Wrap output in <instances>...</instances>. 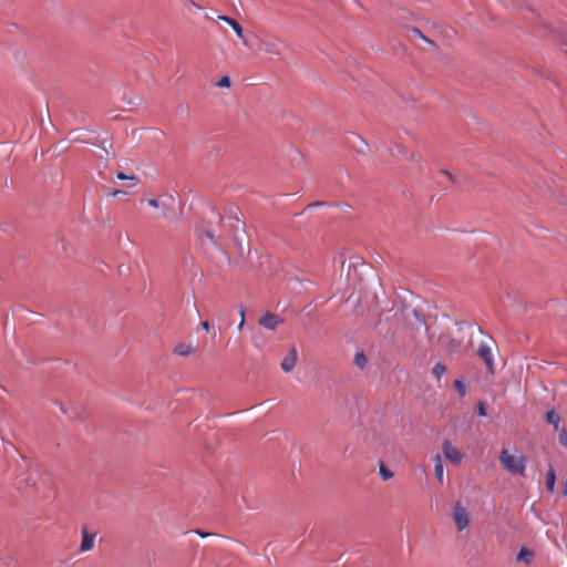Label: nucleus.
<instances>
[{"instance_id": "1", "label": "nucleus", "mask_w": 567, "mask_h": 567, "mask_svg": "<svg viewBox=\"0 0 567 567\" xmlns=\"http://www.w3.org/2000/svg\"><path fill=\"white\" fill-rule=\"evenodd\" d=\"M502 466L512 474L525 475L527 458L522 454H512L508 450L499 453Z\"/></svg>"}, {"instance_id": "2", "label": "nucleus", "mask_w": 567, "mask_h": 567, "mask_svg": "<svg viewBox=\"0 0 567 567\" xmlns=\"http://www.w3.org/2000/svg\"><path fill=\"white\" fill-rule=\"evenodd\" d=\"M494 340L488 338L487 341H482L477 348L476 354L485 362L487 370L491 373L495 372V364L493 359Z\"/></svg>"}, {"instance_id": "3", "label": "nucleus", "mask_w": 567, "mask_h": 567, "mask_svg": "<svg viewBox=\"0 0 567 567\" xmlns=\"http://www.w3.org/2000/svg\"><path fill=\"white\" fill-rule=\"evenodd\" d=\"M453 518L458 530H463L470 525L468 512L460 502L455 503L453 507Z\"/></svg>"}, {"instance_id": "4", "label": "nucleus", "mask_w": 567, "mask_h": 567, "mask_svg": "<svg viewBox=\"0 0 567 567\" xmlns=\"http://www.w3.org/2000/svg\"><path fill=\"white\" fill-rule=\"evenodd\" d=\"M443 454L454 465H460L464 458V454L453 445L450 441L445 440L442 445Z\"/></svg>"}, {"instance_id": "5", "label": "nucleus", "mask_w": 567, "mask_h": 567, "mask_svg": "<svg viewBox=\"0 0 567 567\" xmlns=\"http://www.w3.org/2000/svg\"><path fill=\"white\" fill-rule=\"evenodd\" d=\"M258 323L265 329L274 331L284 323V319L279 315L266 312L259 318Z\"/></svg>"}, {"instance_id": "6", "label": "nucleus", "mask_w": 567, "mask_h": 567, "mask_svg": "<svg viewBox=\"0 0 567 567\" xmlns=\"http://www.w3.org/2000/svg\"><path fill=\"white\" fill-rule=\"evenodd\" d=\"M297 360H298V352H297L296 347H292L290 349V351L288 352V354L282 359L281 364H280L281 369L286 373L291 372L297 364Z\"/></svg>"}, {"instance_id": "7", "label": "nucleus", "mask_w": 567, "mask_h": 567, "mask_svg": "<svg viewBox=\"0 0 567 567\" xmlns=\"http://www.w3.org/2000/svg\"><path fill=\"white\" fill-rule=\"evenodd\" d=\"M217 19L229 24L231 27V29L235 31V33L237 34V37L243 40L244 45H246V47L249 45L247 39L244 35L243 27L235 19H233L228 16H218Z\"/></svg>"}, {"instance_id": "8", "label": "nucleus", "mask_w": 567, "mask_h": 567, "mask_svg": "<svg viewBox=\"0 0 567 567\" xmlns=\"http://www.w3.org/2000/svg\"><path fill=\"white\" fill-rule=\"evenodd\" d=\"M260 49L267 53L280 54L281 49H282V43L278 39L265 40V41H261Z\"/></svg>"}, {"instance_id": "9", "label": "nucleus", "mask_w": 567, "mask_h": 567, "mask_svg": "<svg viewBox=\"0 0 567 567\" xmlns=\"http://www.w3.org/2000/svg\"><path fill=\"white\" fill-rule=\"evenodd\" d=\"M95 537H96L95 533H89L87 529L84 528L82 530V540H81V545H80V550L89 551V550L93 549L94 543H95Z\"/></svg>"}, {"instance_id": "10", "label": "nucleus", "mask_w": 567, "mask_h": 567, "mask_svg": "<svg viewBox=\"0 0 567 567\" xmlns=\"http://www.w3.org/2000/svg\"><path fill=\"white\" fill-rule=\"evenodd\" d=\"M433 462H434L435 476H436L439 483L443 484L444 466H443L442 457L439 454H436L435 456H433Z\"/></svg>"}, {"instance_id": "11", "label": "nucleus", "mask_w": 567, "mask_h": 567, "mask_svg": "<svg viewBox=\"0 0 567 567\" xmlns=\"http://www.w3.org/2000/svg\"><path fill=\"white\" fill-rule=\"evenodd\" d=\"M546 421L547 423L551 424L555 429V431H559V424H560V415L556 413L554 409H550L546 413Z\"/></svg>"}, {"instance_id": "12", "label": "nucleus", "mask_w": 567, "mask_h": 567, "mask_svg": "<svg viewBox=\"0 0 567 567\" xmlns=\"http://www.w3.org/2000/svg\"><path fill=\"white\" fill-rule=\"evenodd\" d=\"M555 483H556V474H555L554 468L550 466L549 470L547 471V475H546V488L549 492H553L555 488Z\"/></svg>"}, {"instance_id": "13", "label": "nucleus", "mask_w": 567, "mask_h": 567, "mask_svg": "<svg viewBox=\"0 0 567 567\" xmlns=\"http://www.w3.org/2000/svg\"><path fill=\"white\" fill-rule=\"evenodd\" d=\"M194 352V347L190 346V344H178L175 347L174 349V353L178 354V355H189Z\"/></svg>"}, {"instance_id": "14", "label": "nucleus", "mask_w": 567, "mask_h": 567, "mask_svg": "<svg viewBox=\"0 0 567 567\" xmlns=\"http://www.w3.org/2000/svg\"><path fill=\"white\" fill-rule=\"evenodd\" d=\"M410 33L413 39H421L424 42H426L431 45H434L433 41L430 40L427 37H425L419 29L413 28V29H411Z\"/></svg>"}, {"instance_id": "15", "label": "nucleus", "mask_w": 567, "mask_h": 567, "mask_svg": "<svg viewBox=\"0 0 567 567\" xmlns=\"http://www.w3.org/2000/svg\"><path fill=\"white\" fill-rule=\"evenodd\" d=\"M379 473L383 481H389L394 475L383 463L380 464Z\"/></svg>"}, {"instance_id": "16", "label": "nucleus", "mask_w": 567, "mask_h": 567, "mask_svg": "<svg viewBox=\"0 0 567 567\" xmlns=\"http://www.w3.org/2000/svg\"><path fill=\"white\" fill-rule=\"evenodd\" d=\"M454 389L458 392L460 396H464L466 394V385L462 379H457L454 381Z\"/></svg>"}, {"instance_id": "17", "label": "nucleus", "mask_w": 567, "mask_h": 567, "mask_svg": "<svg viewBox=\"0 0 567 567\" xmlns=\"http://www.w3.org/2000/svg\"><path fill=\"white\" fill-rule=\"evenodd\" d=\"M446 372V368L444 364L442 363H436L433 368V374L437 378V379H441L442 375Z\"/></svg>"}, {"instance_id": "18", "label": "nucleus", "mask_w": 567, "mask_h": 567, "mask_svg": "<svg viewBox=\"0 0 567 567\" xmlns=\"http://www.w3.org/2000/svg\"><path fill=\"white\" fill-rule=\"evenodd\" d=\"M558 440H559V443L567 449V430L566 429H561L559 430V435H558Z\"/></svg>"}, {"instance_id": "19", "label": "nucleus", "mask_w": 567, "mask_h": 567, "mask_svg": "<svg viewBox=\"0 0 567 567\" xmlns=\"http://www.w3.org/2000/svg\"><path fill=\"white\" fill-rule=\"evenodd\" d=\"M532 551L523 548L517 555V560H528V558L532 557Z\"/></svg>"}, {"instance_id": "20", "label": "nucleus", "mask_w": 567, "mask_h": 567, "mask_svg": "<svg viewBox=\"0 0 567 567\" xmlns=\"http://www.w3.org/2000/svg\"><path fill=\"white\" fill-rule=\"evenodd\" d=\"M230 79L229 76L225 75L220 78V80L217 82V86L219 87H229L230 86Z\"/></svg>"}, {"instance_id": "21", "label": "nucleus", "mask_w": 567, "mask_h": 567, "mask_svg": "<svg viewBox=\"0 0 567 567\" xmlns=\"http://www.w3.org/2000/svg\"><path fill=\"white\" fill-rule=\"evenodd\" d=\"M116 178H117V179H122V181H124V179H128V181L137 182V177H136L135 175H126V174H124L123 172H118V173L116 174Z\"/></svg>"}, {"instance_id": "22", "label": "nucleus", "mask_w": 567, "mask_h": 567, "mask_svg": "<svg viewBox=\"0 0 567 567\" xmlns=\"http://www.w3.org/2000/svg\"><path fill=\"white\" fill-rule=\"evenodd\" d=\"M355 363L360 368H363L364 364L367 363V358L364 357V354L362 352L361 353H357V355H355Z\"/></svg>"}, {"instance_id": "23", "label": "nucleus", "mask_w": 567, "mask_h": 567, "mask_svg": "<svg viewBox=\"0 0 567 567\" xmlns=\"http://www.w3.org/2000/svg\"><path fill=\"white\" fill-rule=\"evenodd\" d=\"M477 413L481 416H485L486 415V408H485L483 402L478 403V405H477Z\"/></svg>"}, {"instance_id": "24", "label": "nucleus", "mask_w": 567, "mask_h": 567, "mask_svg": "<svg viewBox=\"0 0 567 567\" xmlns=\"http://www.w3.org/2000/svg\"><path fill=\"white\" fill-rule=\"evenodd\" d=\"M148 205L152 206V207H155V208H158L159 207V203L157 199H148Z\"/></svg>"}, {"instance_id": "25", "label": "nucleus", "mask_w": 567, "mask_h": 567, "mask_svg": "<svg viewBox=\"0 0 567 567\" xmlns=\"http://www.w3.org/2000/svg\"><path fill=\"white\" fill-rule=\"evenodd\" d=\"M202 328H203L206 332H208V331L210 330V323H209V321H208V320L203 321V322H202Z\"/></svg>"}, {"instance_id": "26", "label": "nucleus", "mask_w": 567, "mask_h": 567, "mask_svg": "<svg viewBox=\"0 0 567 567\" xmlns=\"http://www.w3.org/2000/svg\"><path fill=\"white\" fill-rule=\"evenodd\" d=\"M120 193H121V192H120V190H117V189H110V190L107 192V196L115 197V196H117Z\"/></svg>"}, {"instance_id": "27", "label": "nucleus", "mask_w": 567, "mask_h": 567, "mask_svg": "<svg viewBox=\"0 0 567 567\" xmlns=\"http://www.w3.org/2000/svg\"><path fill=\"white\" fill-rule=\"evenodd\" d=\"M187 6L189 9H199V6H197L193 0H189Z\"/></svg>"}, {"instance_id": "28", "label": "nucleus", "mask_w": 567, "mask_h": 567, "mask_svg": "<svg viewBox=\"0 0 567 567\" xmlns=\"http://www.w3.org/2000/svg\"><path fill=\"white\" fill-rule=\"evenodd\" d=\"M245 312H246L245 307H240V309H239V318H240V319H241V318H244V319H245Z\"/></svg>"}, {"instance_id": "29", "label": "nucleus", "mask_w": 567, "mask_h": 567, "mask_svg": "<svg viewBox=\"0 0 567 567\" xmlns=\"http://www.w3.org/2000/svg\"><path fill=\"white\" fill-rule=\"evenodd\" d=\"M244 324H245V319H244V318H241V319H240V322L238 323V327H237L238 331H241V330H243Z\"/></svg>"}, {"instance_id": "30", "label": "nucleus", "mask_w": 567, "mask_h": 567, "mask_svg": "<svg viewBox=\"0 0 567 567\" xmlns=\"http://www.w3.org/2000/svg\"><path fill=\"white\" fill-rule=\"evenodd\" d=\"M206 236H207V238H208L210 241H213V243H214V235H213V233H212V231H206Z\"/></svg>"}, {"instance_id": "31", "label": "nucleus", "mask_w": 567, "mask_h": 567, "mask_svg": "<svg viewBox=\"0 0 567 567\" xmlns=\"http://www.w3.org/2000/svg\"><path fill=\"white\" fill-rule=\"evenodd\" d=\"M196 533H197L199 536H202V537H206V536H207V534L202 533V532H199V530H197Z\"/></svg>"}, {"instance_id": "32", "label": "nucleus", "mask_w": 567, "mask_h": 567, "mask_svg": "<svg viewBox=\"0 0 567 567\" xmlns=\"http://www.w3.org/2000/svg\"><path fill=\"white\" fill-rule=\"evenodd\" d=\"M319 205H320V203H313V204H310L308 207L310 208V207H316V206H319Z\"/></svg>"}, {"instance_id": "33", "label": "nucleus", "mask_w": 567, "mask_h": 567, "mask_svg": "<svg viewBox=\"0 0 567 567\" xmlns=\"http://www.w3.org/2000/svg\"><path fill=\"white\" fill-rule=\"evenodd\" d=\"M254 344H255V347L260 348V346L257 343L256 339L254 340Z\"/></svg>"}, {"instance_id": "34", "label": "nucleus", "mask_w": 567, "mask_h": 567, "mask_svg": "<svg viewBox=\"0 0 567 567\" xmlns=\"http://www.w3.org/2000/svg\"><path fill=\"white\" fill-rule=\"evenodd\" d=\"M565 495H567V481L565 482Z\"/></svg>"}]
</instances>
